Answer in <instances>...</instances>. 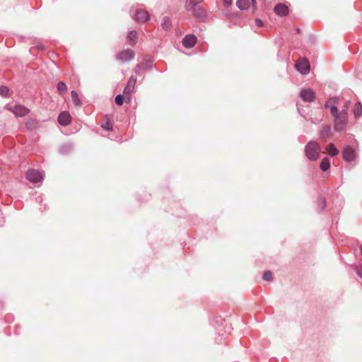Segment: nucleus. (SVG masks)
<instances>
[{"instance_id":"nucleus-17","label":"nucleus","mask_w":362,"mask_h":362,"mask_svg":"<svg viewBox=\"0 0 362 362\" xmlns=\"http://www.w3.org/2000/svg\"><path fill=\"white\" fill-rule=\"evenodd\" d=\"M236 6L240 10H247L250 6L249 0H237Z\"/></svg>"},{"instance_id":"nucleus-4","label":"nucleus","mask_w":362,"mask_h":362,"mask_svg":"<svg viewBox=\"0 0 362 362\" xmlns=\"http://www.w3.org/2000/svg\"><path fill=\"white\" fill-rule=\"evenodd\" d=\"M26 178L33 183L42 182L43 176L41 173L37 170L30 169L26 173Z\"/></svg>"},{"instance_id":"nucleus-26","label":"nucleus","mask_w":362,"mask_h":362,"mask_svg":"<svg viewBox=\"0 0 362 362\" xmlns=\"http://www.w3.org/2000/svg\"><path fill=\"white\" fill-rule=\"evenodd\" d=\"M337 102H338L337 98H332L326 102V103L325 104V107L329 108L331 110V107L336 106L335 104L337 103Z\"/></svg>"},{"instance_id":"nucleus-10","label":"nucleus","mask_w":362,"mask_h":362,"mask_svg":"<svg viewBox=\"0 0 362 362\" xmlns=\"http://www.w3.org/2000/svg\"><path fill=\"white\" fill-rule=\"evenodd\" d=\"M343 158L347 162H351L355 158V151L352 147L347 146L342 151Z\"/></svg>"},{"instance_id":"nucleus-8","label":"nucleus","mask_w":362,"mask_h":362,"mask_svg":"<svg viewBox=\"0 0 362 362\" xmlns=\"http://www.w3.org/2000/svg\"><path fill=\"white\" fill-rule=\"evenodd\" d=\"M296 69L302 74H308L310 71V64L306 59H303L295 64Z\"/></svg>"},{"instance_id":"nucleus-14","label":"nucleus","mask_w":362,"mask_h":362,"mask_svg":"<svg viewBox=\"0 0 362 362\" xmlns=\"http://www.w3.org/2000/svg\"><path fill=\"white\" fill-rule=\"evenodd\" d=\"M320 136L322 139H329L332 135V129L329 125L324 124L320 131Z\"/></svg>"},{"instance_id":"nucleus-19","label":"nucleus","mask_w":362,"mask_h":362,"mask_svg":"<svg viewBox=\"0 0 362 362\" xmlns=\"http://www.w3.org/2000/svg\"><path fill=\"white\" fill-rule=\"evenodd\" d=\"M326 150L330 156H335L339 154V150L335 147L333 144H329L327 147Z\"/></svg>"},{"instance_id":"nucleus-21","label":"nucleus","mask_w":362,"mask_h":362,"mask_svg":"<svg viewBox=\"0 0 362 362\" xmlns=\"http://www.w3.org/2000/svg\"><path fill=\"white\" fill-rule=\"evenodd\" d=\"M72 148L73 145L71 144H65L60 147L59 151L62 154H66L71 152Z\"/></svg>"},{"instance_id":"nucleus-2","label":"nucleus","mask_w":362,"mask_h":362,"mask_svg":"<svg viewBox=\"0 0 362 362\" xmlns=\"http://www.w3.org/2000/svg\"><path fill=\"white\" fill-rule=\"evenodd\" d=\"M321 148L318 143L315 141H309L305 146L306 157L311 160H316L320 156Z\"/></svg>"},{"instance_id":"nucleus-1","label":"nucleus","mask_w":362,"mask_h":362,"mask_svg":"<svg viewBox=\"0 0 362 362\" xmlns=\"http://www.w3.org/2000/svg\"><path fill=\"white\" fill-rule=\"evenodd\" d=\"M331 115L334 117V130L342 132L346 129L348 122V112L346 110L339 112L337 106L331 107Z\"/></svg>"},{"instance_id":"nucleus-22","label":"nucleus","mask_w":362,"mask_h":362,"mask_svg":"<svg viewBox=\"0 0 362 362\" xmlns=\"http://www.w3.org/2000/svg\"><path fill=\"white\" fill-rule=\"evenodd\" d=\"M137 39V33L135 30L129 32L127 35V40L131 42L132 45H134Z\"/></svg>"},{"instance_id":"nucleus-20","label":"nucleus","mask_w":362,"mask_h":362,"mask_svg":"<svg viewBox=\"0 0 362 362\" xmlns=\"http://www.w3.org/2000/svg\"><path fill=\"white\" fill-rule=\"evenodd\" d=\"M320 167L322 171H327L330 167L329 159L327 157L324 158L320 163Z\"/></svg>"},{"instance_id":"nucleus-11","label":"nucleus","mask_w":362,"mask_h":362,"mask_svg":"<svg viewBox=\"0 0 362 362\" xmlns=\"http://www.w3.org/2000/svg\"><path fill=\"white\" fill-rule=\"evenodd\" d=\"M136 83V77L134 76H130V78L128 80L127 85L124 88V90H123L124 94H125V95L131 94L134 89Z\"/></svg>"},{"instance_id":"nucleus-24","label":"nucleus","mask_w":362,"mask_h":362,"mask_svg":"<svg viewBox=\"0 0 362 362\" xmlns=\"http://www.w3.org/2000/svg\"><path fill=\"white\" fill-rule=\"evenodd\" d=\"M354 114L356 117H359L362 115V105L360 102L355 105Z\"/></svg>"},{"instance_id":"nucleus-38","label":"nucleus","mask_w":362,"mask_h":362,"mask_svg":"<svg viewBox=\"0 0 362 362\" xmlns=\"http://www.w3.org/2000/svg\"><path fill=\"white\" fill-rule=\"evenodd\" d=\"M297 32L300 33V29L299 28H297Z\"/></svg>"},{"instance_id":"nucleus-27","label":"nucleus","mask_w":362,"mask_h":362,"mask_svg":"<svg viewBox=\"0 0 362 362\" xmlns=\"http://www.w3.org/2000/svg\"><path fill=\"white\" fill-rule=\"evenodd\" d=\"M8 94V88L6 86H0V95L3 97H7Z\"/></svg>"},{"instance_id":"nucleus-30","label":"nucleus","mask_w":362,"mask_h":362,"mask_svg":"<svg viewBox=\"0 0 362 362\" xmlns=\"http://www.w3.org/2000/svg\"><path fill=\"white\" fill-rule=\"evenodd\" d=\"M115 101L117 105H122L124 103V96L122 95H117L115 97Z\"/></svg>"},{"instance_id":"nucleus-6","label":"nucleus","mask_w":362,"mask_h":362,"mask_svg":"<svg viewBox=\"0 0 362 362\" xmlns=\"http://www.w3.org/2000/svg\"><path fill=\"white\" fill-rule=\"evenodd\" d=\"M134 52L131 49H127L119 52L116 55V59L119 61L122 62H128L131 61L134 57Z\"/></svg>"},{"instance_id":"nucleus-16","label":"nucleus","mask_w":362,"mask_h":362,"mask_svg":"<svg viewBox=\"0 0 362 362\" xmlns=\"http://www.w3.org/2000/svg\"><path fill=\"white\" fill-rule=\"evenodd\" d=\"M204 0H186L185 8L187 11H192L197 4L202 2Z\"/></svg>"},{"instance_id":"nucleus-34","label":"nucleus","mask_w":362,"mask_h":362,"mask_svg":"<svg viewBox=\"0 0 362 362\" xmlns=\"http://www.w3.org/2000/svg\"><path fill=\"white\" fill-rule=\"evenodd\" d=\"M226 7H228L232 4V0H223Z\"/></svg>"},{"instance_id":"nucleus-7","label":"nucleus","mask_w":362,"mask_h":362,"mask_svg":"<svg viewBox=\"0 0 362 362\" xmlns=\"http://www.w3.org/2000/svg\"><path fill=\"white\" fill-rule=\"evenodd\" d=\"M134 18L139 22L145 23L149 19V14L146 10L138 8Z\"/></svg>"},{"instance_id":"nucleus-3","label":"nucleus","mask_w":362,"mask_h":362,"mask_svg":"<svg viewBox=\"0 0 362 362\" xmlns=\"http://www.w3.org/2000/svg\"><path fill=\"white\" fill-rule=\"evenodd\" d=\"M6 109L12 112L16 117H23L30 112L29 109L21 105H8Z\"/></svg>"},{"instance_id":"nucleus-18","label":"nucleus","mask_w":362,"mask_h":362,"mask_svg":"<svg viewBox=\"0 0 362 362\" xmlns=\"http://www.w3.org/2000/svg\"><path fill=\"white\" fill-rule=\"evenodd\" d=\"M171 20L169 17L165 16L162 19L161 27L165 30H169L171 28Z\"/></svg>"},{"instance_id":"nucleus-35","label":"nucleus","mask_w":362,"mask_h":362,"mask_svg":"<svg viewBox=\"0 0 362 362\" xmlns=\"http://www.w3.org/2000/svg\"><path fill=\"white\" fill-rule=\"evenodd\" d=\"M251 1H252V8L255 11L257 7V1H256V0H251Z\"/></svg>"},{"instance_id":"nucleus-37","label":"nucleus","mask_w":362,"mask_h":362,"mask_svg":"<svg viewBox=\"0 0 362 362\" xmlns=\"http://www.w3.org/2000/svg\"><path fill=\"white\" fill-rule=\"evenodd\" d=\"M136 73H138L139 71V67H138L136 71H135Z\"/></svg>"},{"instance_id":"nucleus-29","label":"nucleus","mask_w":362,"mask_h":362,"mask_svg":"<svg viewBox=\"0 0 362 362\" xmlns=\"http://www.w3.org/2000/svg\"><path fill=\"white\" fill-rule=\"evenodd\" d=\"M318 206L321 211L323 210L326 206L325 199L322 197H319L318 199Z\"/></svg>"},{"instance_id":"nucleus-5","label":"nucleus","mask_w":362,"mask_h":362,"mask_svg":"<svg viewBox=\"0 0 362 362\" xmlns=\"http://www.w3.org/2000/svg\"><path fill=\"white\" fill-rule=\"evenodd\" d=\"M299 95L304 102L311 103L315 100V93L310 88H302Z\"/></svg>"},{"instance_id":"nucleus-25","label":"nucleus","mask_w":362,"mask_h":362,"mask_svg":"<svg viewBox=\"0 0 362 362\" xmlns=\"http://www.w3.org/2000/svg\"><path fill=\"white\" fill-rule=\"evenodd\" d=\"M57 90L61 95L64 94L67 90L66 85L62 81L59 82L57 83Z\"/></svg>"},{"instance_id":"nucleus-28","label":"nucleus","mask_w":362,"mask_h":362,"mask_svg":"<svg viewBox=\"0 0 362 362\" xmlns=\"http://www.w3.org/2000/svg\"><path fill=\"white\" fill-rule=\"evenodd\" d=\"M262 278L265 281H272L273 279L272 273L270 271H267L263 274Z\"/></svg>"},{"instance_id":"nucleus-23","label":"nucleus","mask_w":362,"mask_h":362,"mask_svg":"<svg viewBox=\"0 0 362 362\" xmlns=\"http://www.w3.org/2000/svg\"><path fill=\"white\" fill-rule=\"evenodd\" d=\"M71 95L72 98L73 103L75 106H80L81 105V102L78 98V93L75 90H72L71 92Z\"/></svg>"},{"instance_id":"nucleus-12","label":"nucleus","mask_w":362,"mask_h":362,"mask_svg":"<svg viewBox=\"0 0 362 362\" xmlns=\"http://www.w3.org/2000/svg\"><path fill=\"white\" fill-rule=\"evenodd\" d=\"M58 122L62 126L68 125L71 122V115L69 112H62L58 117Z\"/></svg>"},{"instance_id":"nucleus-31","label":"nucleus","mask_w":362,"mask_h":362,"mask_svg":"<svg viewBox=\"0 0 362 362\" xmlns=\"http://www.w3.org/2000/svg\"><path fill=\"white\" fill-rule=\"evenodd\" d=\"M101 127L107 130H112V125L109 121H106L105 123L102 124Z\"/></svg>"},{"instance_id":"nucleus-32","label":"nucleus","mask_w":362,"mask_h":362,"mask_svg":"<svg viewBox=\"0 0 362 362\" xmlns=\"http://www.w3.org/2000/svg\"><path fill=\"white\" fill-rule=\"evenodd\" d=\"M350 104H351V102H350L349 100H347V101L344 103V106H343L342 110H346V111H347V112H348V109H349V106H350Z\"/></svg>"},{"instance_id":"nucleus-33","label":"nucleus","mask_w":362,"mask_h":362,"mask_svg":"<svg viewBox=\"0 0 362 362\" xmlns=\"http://www.w3.org/2000/svg\"><path fill=\"white\" fill-rule=\"evenodd\" d=\"M255 23L258 27H261L263 25L262 21L259 18L255 19Z\"/></svg>"},{"instance_id":"nucleus-9","label":"nucleus","mask_w":362,"mask_h":362,"mask_svg":"<svg viewBox=\"0 0 362 362\" xmlns=\"http://www.w3.org/2000/svg\"><path fill=\"white\" fill-rule=\"evenodd\" d=\"M197 42V37L194 35L189 34L185 35L182 40V45L186 48L193 47Z\"/></svg>"},{"instance_id":"nucleus-13","label":"nucleus","mask_w":362,"mask_h":362,"mask_svg":"<svg viewBox=\"0 0 362 362\" xmlns=\"http://www.w3.org/2000/svg\"><path fill=\"white\" fill-rule=\"evenodd\" d=\"M274 12L280 16H285L288 13V8L283 4H278L274 7Z\"/></svg>"},{"instance_id":"nucleus-15","label":"nucleus","mask_w":362,"mask_h":362,"mask_svg":"<svg viewBox=\"0 0 362 362\" xmlns=\"http://www.w3.org/2000/svg\"><path fill=\"white\" fill-rule=\"evenodd\" d=\"M193 11L194 15L201 19H203L206 17V11L204 8L201 6L194 7Z\"/></svg>"},{"instance_id":"nucleus-36","label":"nucleus","mask_w":362,"mask_h":362,"mask_svg":"<svg viewBox=\"0 0 362 362\" xmlns=\"http://www.w3.org/2000/svg\"><path fill=\"white\" fill-rule=\"evenodd\" d=\"M356 272H357L358 275L361 278H362V271H361V270H359V269H356Z\"/></svg>"}]
</instances>
